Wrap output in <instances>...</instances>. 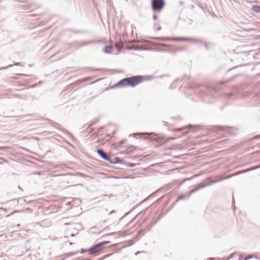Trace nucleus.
<instances>
[{"label": "nucleus", "instance_id": "nucleus-1", "mask_svg": "<svg viewBox=\"0 0 260 260\" xmlns=\"http://www.w3.org/2000/svg\"><path fill=\"white\" fill-rule=\"evenodd\" d=\"M142 81L141 76H134L123 79L115 84L113 87H120L122 88L131 86L134 87L139 84Z\"/></svg>", "mask_w": 260, "mask_h": 260}, {"label": "nucleus", "instance_id": "nucleus-2", "mask_svg": "<svg viewBox=\"0 0 260 260\" xmlns=\"http://www.w3.org/2000/svg\"><path fill=\"white\" fill-rule=\"evenodd\" d=\"M165 5L164 0H152V9L153 11H159L163 8Z\"/></svg>", "mask_w": 260, "mask_h": 260}, {"label": "nucleus", "instance_id": "nucleus-3", "mask_svg": "<svg viewBox=\"0 0 260 260\" xmlns=\"http://www.w3.org/2000/svg\"><path fill=\"white\" fill-rule=\"evenodd\" d=\"M154 39L161 41H189L190 38H168V37H157Z\"/></svg>", "mask_w": 260, "mask_h": 260}, {"label": "nucleus", "instance_id": "nucleus-4", "mask_svg": "<svg viewBox=\"0 0 260 260\" xmlns=\"http://www.w3.org/2000/svg\"><path fill=\"white\" fill-rule=\"evenodd\" d=\"M107 243V242H101L93 245L89 249L88 251L89 252V253L91 254L95 253L100 250V248L101 247H103Z\"/></svg>", "mask_w": 260, "mask_h": 260}, {"label": "nucleus", "instance_id": "nucleus-5", "mask_svg": "<svg viewBox=\"0 0 260 260\" xmlns=\"http://www.w3.org/2000/svg\"><path fill=\"white\" fill-rule=\"evenodd\" d=\"M96 152L102 158L105 160L112 162V161L110 160V158L107 155V154L104 152V151L103 150L98 149Z\"/></svg>", "mask_w": 260, "mask_h": 260}, {"label": "nucleus", "instance_id": "nucleus-6", "mask_svg": "<svg viewBox=\"0 0 260 260\" xmlns=\"http://www.w3.org/2000/svg\"><path fill=\"white\" fill-rule=\"evenodd\" d=\"M207 186V184H204V183H200L199 184H198V185L196 186L195 187L190 190L188 192V196H190V195L196 192V191H197L198 190H199V189H201V188H203L206 186Z\"/></svg>", "mask_w": 260, "mask_h": 260}, {"label": "nucleus", "instance_id": "nucleus-7", "mask_svg": "<svg viewBox=\"0 0 260 260\" xmlns=\"http://www.w3.org/2000/svg\"><path fill=\"white\" fill-rule=\"evenodd\" d=\"M207 186V184H204V183H200L199 184H198V185L196 186L195 187L190 190L188 192V196H190V195L196 192V191H197L198 190H199V189H201V188H203L206 186Z\"/></svg>", "mask_w": 260, "mask_h": 260}, {"label": "nucleus", "instance_id": "nucleus-8", "mask_svg": "<svg viewBox=\"0 0 260 260\" xmlns=\"http://www.w3.org/2000/svg\"><path fill=\"white\" fill-rule=\"evenodd\" d=\"M192 43L195 44H205L206 47H207V44L204 41L201 39H196V38H190V41H189Z\"/></svg>", "mask_w": 260, "mask_h": 260}, {"label": "nucleus", "instance_id": "nucleus-9", "mask_svg": "<svg viewBox=\"0 0 260 260\" xmlns=\"http://www.w3.org/2000/svg\"><path fill=\"white\" fill-rule=\"evenodd\" d=\"M232 176H233V175L228 176L225 177V178H221V179H220L217 180H212L209 183H206V184H207V186L208 185H211L212 184H213L214 183H216V182H218L219 181L222 180V179H224L229 178H230V177H231Z\"/></svg>", "mask_w": 260, "mask_h": 260}, {"label": "nucleus", "instance_id": "nucleus-10", "mask_svg": "<svg viewBox=\"0 0 260 260\" xmlns=\"http://www.w3.org/2000/svg\"><path fill=\"white\" fill-rule=\"evenodd\" d=\"M188 192L186 193H185V194H181L178 198V199H177V201L178 200H184V199H187L189 197V196H188Z\"/></svg>", "mask_w": 260, "mask_h": 260}, {"label": "nucleus", "instance_id": "nucleus-11", "mask_svg": "<svg viewBox=\"0 0 260 260\" xmlns=\"http://www.w3.org/2000/svg\"><path fill=\"white\" fill-rule=\"evenodd\" d=\"M104 52L106 54L110 53L111 52V47L110 46H106L104 49Z\"/></svg>", "mask_w": 260, "mask_h": 260}, {"label": "nucleus", "instance_id": "nucleus-12", "mask_svg": "<svg viewBox=\"0 0 260 260\" xmlns=\"http://www.w3.org/2000/svg\"><path fill=\"white\" fill-rule=\"evenodd\" d=\"M252 10L253 11L257 13H260V7L258 6H253L252 7Z\"/></svg>", "mask_w": 260, "mask_h": 260}, {"label": "nucleus", "instance_id": "nucleus-13", "mask_svg": "<svg viewBox=\"0 0 260 260\" xmlns=\"http://www.w3.org/2000/svg\"><path fill=\"white\" fill-rule=\"evenodd\" d=\"M254 170V168H253V167H251L248 169H246V170H243V171H242L241 172H238V173H237L236 174H234L233 175H232L233 176H235V175H238V174H239L241 173H245V172H247L248 171H252V170Z\"/></svg>", "mask_w": 260, "mask_h": 260}, {"label": "nucleus", "instance_id": "nucleus-14", "mask_svg": "<svg viewBox=\"0 0 260 260\" xmlns=\"http://www.w3.org/2000/svg\"><path fill=\"white\" fill-rule=\"evenodd\" d=\"M216 128L217 131H223V129L224 128L221 126H217Z\"/></svg>", "mask_w": 260, "mask_h": 260}, {"label": "nucleus", "instance_id": "nucleus-15", "mask_svg": "<svg viewBox=\"0 0 260 260\" xmlns=\"http://www.w3.org/2000/svg\"><path fill=\"white\" fill-rule=\"evenodd\" d=\"M144 135H148L149 136H150V135H154V136H156V134H154V133H144L143 134Z\"/></svg>", "mask_w": 260, "mask_h": 260}, {"label": "nucleus", "instance_id": "nucleus-16", "mask_svg": "<svg viewBox=\"0 0 260 260\" xmlns=\"http://www.w3.org/2000/svg\"><path fill=\"white\" fill-rule=\"evenodd\" d=\"M260 138V135H257L252 138V140Z\"/></svg>", "mask_w": 260, "mask_h": 260}, {"label": "nucleus", "instance_id": "nucleus-17", "mask_svg": "<svg viewBox=\"0 0 260 260\" xmlns=\"http://www.w3.org/2000/svg\"><path fill=\"white\" fill-rule=\"evenodd\" d=\"M184 128H185V127H182V128H180L177 129L176 131H177V132H179V131H182V129H183Z\"/></svg>", "mask_w": 260, "mask_h": 260}, {"label": "nucleus", "instance_id": "nucleus-18", "mask_svg": "<svg viewBox=\"0 0 260 260\" xmlns=\"http://www.w3.org/2000/svg\"><path fill=\"white\" fill-rule=\"evenodd\" d=\"M259 168H260V166H254L253 167V168H254V170H255L256 169Z\"/></svg>", "mask_w": 260, "mask_h": 260}, {"label": "nucleus", "instance_id": "nucleus-19", "mask_svg": "<svg viewBox=\"0 0 260 260\" xmlns=\"http://www.w3.org/2000/svg\"><path fill=\"white\" fill-rule=\"evenodd\" d=\"M153 17V19L155 20L157 18V16L156 15H154Z\"/></svg>", "mask_w": 260, "mask_h": 260}, {"label": "nucleus", "instance_id": "nucleus-20", "mask_svg": "<svg viewBox=\"0 0 260 260\" xmlns=\"http://www.w3.org/2000/svg\"><path fill=\"white\" fill-rule=\"evenodd\" d=\"M115 211L114 210H113L111 212H110V214H111L112 213H114Z\"/></svg>", "mask_w": 260, "mask_h": 260}, {"label": "nucleus", "instance_id": "nucleus-21", "mask_svg": "<svg viewBox=\"0 0 260 260\" xmlns=\"http://www.w3.org/2000/svg\"><path fill=\"white\" fill-rule=\"evenodd\" d=\"M161 27H159L157 28V30H160L161 29Z\"/></svg>", "mask_w": 260, "mask_h": 260}, {"label": "nucleus", "instance_id": "nucleus-22", "mask_svg": "<svg viewBox=\"0 0 260 260\" xmlns=\"http://www.w3.org/2000/svg\"><path fill=\"white\" fill-rule=\"evenodd\" d=\"M135 165L134 164H131V165H129V166L130 167H133Z\"/></svg>", "mask_w": 260, "mask_h": 260}, {"label": "nucleus", "instance_id": "nucleus-23", "mask_svg": "<svg viewBox=\"0 0 260 260\" xmlns=\"http://www.w3.org/2000/svg\"><path fill=\"white\" fill-rule=\"evenodd\" d=\"M141 252L140 251H138L136 253L135 255H137L138 253H140Z\"/></svg>", "mask_w": 260, "mask_h": 260}, {"label": "nucleus", "instance_id": "nucleus-24", "mask_svg": "<svg viewBox=\"0 0 260 260\" xmlns=\"http://www.w3.org/2000/svg\"><path fill=\"white\" fill-rule=\"evenodd\" d=\"M19 64V63H15L14 65L17 66Z\"/></svg>", "mask_w": 260, "mask_h": 260}, {"label": "nucleus", "instance_id": "nucleus-25", "mask_svg": "<svg viewBox=\"0 0 260 260\" xmlns=\"http://www.w3.org/2000/svg\"><path fill=\"white\" fill-rule=\"evenodd\" d=\"M12 66H13V65H9V66H8V67H12Z\"/></svg>", "mask_w": 260, "mask_h": 260}, {"label": "nucleus", "instance_id": "nucleus-26", "mask_svg": "<svg viewBox=\"0 0 260 260\" xmlns=\"http://www.w3.org/2000/svg\"><path fill=\"white\" fill-rule=\"evenodd\" d=\"M125 1L126 2H127V1H128V0H125Z\"/></svg>", "mask_w": 260, "mask_h": 260}]
</instances>
